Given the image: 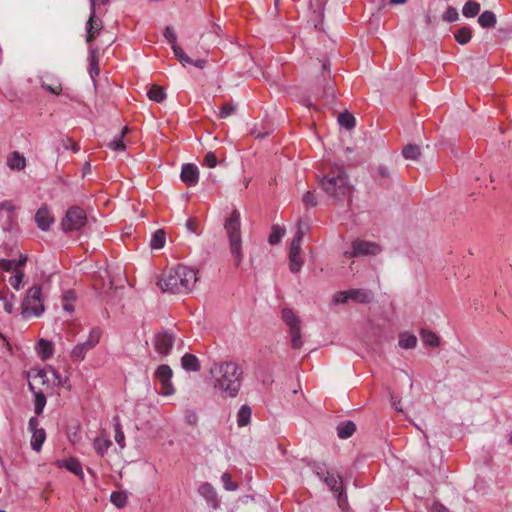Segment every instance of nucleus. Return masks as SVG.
<instances>
[{"label": "nucleus", "instance_id": "1", "mask_svg": "<svg viewBox=\"0 0 512 512\" xmlns=\"http://www.w3.org/2000/svg\"><path fill=\"white\" fill-rule=\"evenodd\" d=\"M318 184L336 203L351 206L355 188L342 166H333L327 174L318 179Z\"/></svg>", "mask_w": 512, "mask_h": 512}, {"label": "nucleus", "instance_id": "2", "mask_svg": "<svg viewBox=\"0 0 512 512\" xmlns=\"http://www.w3.org/2000/svg\"><path fill=\"white\" fill-rule=\"evenodd\" d=\"M214 388L227 397H235L241 387L243 370L235 362L214 363L210 368Z\"/></svg>", "mask_w": 512, "mask_h": 512}, {"label": "nucleus", "instance_id": "3", "mask_svg": "<svg viewBox=\"0 0 512 512\" xmlns=\"http://www.w3.org/2000/svg\"><path fill=\"white\" fill-rule=\"evenodd\" d=\"M196 281L195 270L184 265H177L163 273L158 284L164 292L187 293Z\"/></svg>", "mask_w": 512, "mask_h": 512}, {"label": "nucleus", "instance_id": "4", "mask_svg": "<svg viewBox=\"0 0 512 512\" xmlns=\"http://www.w3.org/2000/svg\"><path fill=\"white\" fill-rule=\"evenodd\" d=\"M241 216L237 209H233L225 219L224 229L229 239L230 252L234 258L236 267H239L242 259Z\"/></svg>", "mask_w": 512, "mask_h": 512}, {"label": "nucleus", "instance_id": "5", "mask_svg": "<svg viewBox=\"0 0 512 512\" xmlns=\"http://www.w3.org/2000/svg\"><path fill=\"white\" fill-rule=\"evenodd\" d=\"M41 287L35 285L31 287L22 302V314L24 317L40 316L44 311L42 303Z\"/></svg>", "mask_w": 512, "mask_h": 512}, {"label": "nucleus", "instance_id": "6", "mask_svg": "<svg viewBox=\"0 0 512 512\" xmlns=\"http://www.w3.org/2000/svg\"><path fill=\"white\" fill-rule=\"evenodd\" d=\"M86 223V212L79 206H72L66 211L61 227L65 232L80 231Z\"/></svg>", "mask_w": 512, "mask_h": 512}, {"label": "nucleus", "instance_id": "7", "mask_svg": "<svg viewBox=\"0 0 512 512\" xmlns=\"http://www.w3.org/2000/svg\"><path fill=\"white\" fill-rule=\"evenodd\" d=\"M175 340L176 335L171 330L163 329L154 335V349L159 355L166 357L170 354Z\"/></svg>", "mask_w": 512, "mask_h": 512}, {"label": "nucleus", "instance_id": "8", "mask_svg": "<svg viewBox=\"0 0 512 512\" xmlns=\"http://www.w3.org/2000/svg\"><path fill=\"white\" fill-rule=\"evenodd\" d=\"M381 251H382L381 246L376 242L356 239L351 244V251L350 252L346 251L345 256L350 258V257L377 255Z\"/></svg>", "mask_w": 512, "mask_h": 512}, {"label": "nucleus", "instance_id": "9", "mask_svg": "<svg viewBox=\"0 0 512 512\" xmlns=\"http://www.w3.org/2000/svg\"><path fill=\"white\" fill-rule=\"evenodd\" d=\"M322 94L321 97L325 100V104H334L336 101L335 82L331 78L330 68L328 62H322Z\"/></svg>", "mask_w": 512, "mask_h": 512}, {"label": "nucleus", "instance_id": "10", "mask_svg": "<svg viewBox=\"0 0 512 512\" xmlns=\"http://www.w3.org/2000/svg\"><path fill=\"white\" fill-rule=\"evenodd\" d=\"M173 371L169 365H159L155 371V378L161 384V394L164 396H170L174 394L175 388L171 382Z\"/></svg>", "mask_w": 512, "mask_h": 512}, {"label": "nucleus", "instance_id": "11", "mask_svg": "<svg viewBox=\"0 0 512 512\" xmlns=\"http://www.w3.org/2000/svg\"><path fill=\"white\" fill-rule=\"evenodd\" d=\"M302 239L293 237L289 248V269L292 273H298L304 262L300 257Z\"/></svg>", "mask_w": 512, "mask_h": 512}, {"label": "nucleus", "instance_id": "12", "mask_svg": "<svg viewBox=\"0 0 512 512\" xmlns=\"http://www.w3.org/2000/svg\"><path fill=\"white\" fill-rule=\"evenodd\" d=\"M326 1L327 0H309L308 3V10L310 14L309 21L317 30L321 28L324 19Z\"/></svg>", "mask_w": 512, "mask_h": 512}, {"label": "nucleus", "instance_id": "13", "mask_svg": "<svg viewBox=\"0 0 512 512\" xmlns=\"http://www.w3.org/2000/svg\"><path fill=\"white\" fill-rule=\"evenodd\" d=\"M322 481L329 487V489L335 494L338 498V504L341 508H343V481L341 475H334L331 472H328Z\"/></svg>", "mask_w": 512, "mask_h": 512}, {"label": "nucleus", "instance_id": "14", "mask_svg": "<svg viewBox=\"0 0 512 512\" xmlns=\"http://www.w3.org/2000/svg\"><path fill=\"white\" fill-rule=\"evenodd\" d=\"M180 178L187 186H195L199 181L198 167L193 163L184 164L181 169Z\"/></svg>", "mask_w": 512, "mask_h": 512}, {"label": "nucleus", "instance_id": "15", "mask_svg": "<svg viewBox=\"0 0 512 512\" xmlns=\"http://www.w3.org/2000/svg\"><path fill=\"white\" fill-rule=\"evenodd\" d=\"M41 87L47 92L59 95L62 92V84L60 80L52 74L46 73L40 77Z\"/></svg>", "mask_w": 512, "mask_h": 512}, {"label": "nucleus", "instance_id": "16", "mask_svg": "<svg viewBox=\"0 0 512 512\" xmlns=\"http://www.w3.org/2000/svg\"><path fill=\"white\" fill-rule=\"evenodd\" d=\"M199 494L206 500L207 504L217 509L219 507V499L215 488L210 483H203L198 489Z\"/></svg>", "mask_w": 512, "mask_h": 512}, {"label": "nucleus", "instance_id": "17", "mask_svg": "<svg viewBox=\"0 0 512 512\" xmlns=\"http://www.w3.org/2000/svg\"><path fill=\"white\" fill-rule=\"evenodd\" d=\"M102 29V20L96 17V11H91L90 17L86 25V41L92 42L99 31Z\"/></svg>", "mask_w": 512, "mask_h": 512}, {"label": "nucleus", "instance_id": "18", "mask_svg": "<svg viewBox=\"0 0 512 512\" xmlns=\"http://www.w3.org/2000/svg\"><path fill=\"white\" fill-rule=\"evenodd\" d=\"M35 222L41 230L47 231L50 228V225L54 222V218L50 214L48 208L46 206H42L35 214Z\"/></svg>", "mask_w": 512, "mask_h": 512}, {"label": "nucleus", "instance_id": "19", "mask_svg": "<svg viewBox=\"0 0 512 512\" xmlns=\"http://www.w3.org/2000/svg\"><path fill=\"white\" fill-rule=\"evenodd\" d=\"M349 298L356 303L368 304L373 301L374 294L367 289H349Z\"/></svg>", "mask_w": 512, "mask_h": 512}, {"label": "nucleus", "instance_id": "20", "mask_svg": "<svg viewBox=\"0 0 512 512\" xmlns=\"http://www.w3.org/2000/svg\"><path fill=\"white\" fill-rule=\"evenodd\" d=\"M7 166L11 170L21 171L26 167V158L18 151L11 152L7 157Z\"/></svg>", "mask_w": 512, "mask_h": 512}, {"label": "nucleus", "instance_id": "21", "mask_svg": "<svg viewBox=\"0 0 512 512\" xmlns=\"http://www.w3.org/2000/svg\"><path fill=\"white\" fill-rule=\"evenodd\" d=\"M181 366L189 372H198L201 369L200 362L194 354L186 353L181 358Z\"/></svg>", "mask_w": 512, "mask_h": 512}, {"label": "nucleus", "instance_id": "22", "mask_svg": "<svg viewBox=\"0 0 512 512\" xmlns=\"http://www.w3.org/2000/svg\"><path fill=\"white\" fill-rule=\"evenodd\" d=\"M59 467H64L68 471L74 473L75 475L83 478V469L80 461L76 458L70 457L68 459H64L62 461H58Z\"/></svg>", "mask_w": 512, "mask_h": 512}, {"label": "nucleus", "instance_id": "23", "mask_svg": "<svg viewBox=\"0 0 512 512\" xmlns=\"http://www.w3.org/2000/svg\"><path fill=\"white\" fill-rule=\"evenodd\" d=\"M302 461L306 464V466L310 467L314 474L322 480L325 475L329 472L327 469V465L325 462H319L316 460L304 458Z\"/></svg>", "mask_w": 512, "mask_h": 512}, {"label": "nucleus", "instance_id": "24", "mask_svg": "<svg viewBox=\"0 0 512 512\" xmlns=\"http://www.w3.org/2000/svg\"><path fill=\"white\" fill-rule=\"evenodd\" d=\"M337 436L340 439L350 438L356 431V425L353 421L340 422L336 428Z\"/></svg>", "mask_w": 512, "mask_h": 512}, {"label": "nucleus", "instance_id": "25", "mask_svg": "<svg viewBox=\"0 0 512 512\" xmlns=\"http://www.w3.org/2000/svg\"><path fill=\"white\" fill-rule=\"evenodd\" d=\"M281 318L289 329L295 328L302 324L300 318L290 308H284L281 312Z\"/></svg>", "mask_w": 512, "mask_h": 512}, {"label": "nucleus", "instance_id": "26", "mask_svg": "<svg viewBox=\"0 0 512 512\" xmlns=\"http://www.w3.org/2000/svg\"><path fill=\"white\" fill-rule=\"evenodd\" d=\"M420 337L423 343L430 347H438L440 345V338L439 336L427 329H421L420 330Z\"/></svg>", "mask_w": 512, "mask_h": 512}, {"label": "nucleus", "instance_id": "27", "mask_svg": "<svg viewBox=\"0 0 512 512\" xmlns=\"http://www.w3.org/2000/svg\"><path fill=\"white\" fill-rule=\"evenodd\" d=\"M128 131L129 128L127 126L123 127L121 132L117 136H115L114 139L107 144V146L114 151L125 150L126 146L123 139L125 135L128 133Z\"/></svg>", "mask_w": 512, "mask_h": 512}, {"label": "nucleus", "instance_id": "28", "mask_svg": "<svg viewBox=\"0 0 512 512\" xmlns=\"http://www.w3.org/2000/svg\"><path fill=\"white\" fill-rule=\"evenodd\" d=\"M374 179L376 182H378L380 185H388L389 181L391 179V172L390 169L386 165H379L376 168V174L374 176Z\"/></svg>", "mask_w": 512, "mask_h": 512}, {"label": "nucleus", "instance_id": "29", "mask_svg": "<svg viewBox=\"0 0 512 512\" xmlns=\"http://www.w3.org/2000/svg\"><path fill=\"white\" fill-rule=\"evenodd\" d=\"M478 23L482 28H492L497 23L496 15L494 12L486 10L479 15Z\"/></svg>", "mask_w": 512, "mask_h": 512}, {"label": "nucleus", "instance_id": "30", "mask_svg": "<svg viewBox=\"0 0 512 512\" xmlns=\"http://www.w3.org/2000/svg\"><path fill=\"white\" fill-rule=\"evenodd\" d=\"M38 354L42 360H47L53 355V344L50 341L40 339L37 344Z\"/></svg>", "mask_w": 512, "mask_h": 512}, {"label": "nucleus", "instance_id": "31", "mask_svg": "<svg viewBox=\"0 0 512 512\" xmlns=\"http://www.w3.org/2000/svg\"><path fill=\"white\" fill-rule=\"evenodd\" d=\"M29 389L35 395L34 411L37 415H41L46 405V396L42 392L35 391V388L31 383H29Z\"/></svg>", "mask_w": 512, "mask_h": 512}, {"label": "nucleus", "instance_id": "32", "mask_svg": "<svg viewBox=\"0 0 512 512\" xmlns=\"http://www.w3.org/2000/svg\"><path fill=\"white\" fill-rule=\"evenodd\" d=\"M102 336V330L99 327H94L90 330L88 339L83 342L87 349L90 351L96 347Z\"/></svg>", "mask_w": 512, "mask_h": 512}, {"label": "nucleus", "instance_id": "33", "mask_svg": "<svg viewBox=\"0 0 512 512\" xmlns=\"http://www.w3.org/2000/svg\"><path fill=\"white\" fill-rule=\"evenodd\" d=\"M31 437V447L34 451L39 452L46 439V432L44 429L33 431Z\"/></svg>", "mask_w": 512, "mask_h": 512}, {"label": "nucleus", "instance_id": "34", "mask_svg": "<svg viewBox=\"0 0 512 512\" xmlns=\"http://www.w3.org/2000/svg\"><path fill=\"white\" fill-rule=\"evenodd\" d=\"M454 38L459 44L465 45L472 38V29L468 26H463L454 33Z\"/></svg>", "mask_w": 512, "mask_h": 512}, {"label": "nucleus", "instance_id": "35", "mask_svg": "<svg viewBox=\"0 0 512 512\" xmlns=\"http://www.w3.org/2000/svg\"><path fill=\"white\" fill-rule=\"evenodd\" d=\"M0 209L9 212V215L7 218L8 223L4 226V230L10 231L12 228V223L15 221V215L13 214V212L15 210V206L13 205V203L11 201L6 200L0 204Z\"/></svg>", "mask_w": 512, "mask_h": 512}, {"label": "nucleus", "instance_id": "36", "mask_svg": "<svg viewBox=\"0 0 512 512\" xmlns=\"http://www.w3.org/2000/svg\"><path fill=\"white\" fill-rule=\"evenodd\" d=\"M147 96L150 100H153L157 103H161L166 98V93L163 89V87L153 84L149 91L147 92Z\"/></svg>", "mask_w": 512, "mask_h": 512}, {"label": "nucleus", "instance_id": "37", "mask_svg": "<svg viewBox=\"0 0 512 512\" xmlns=\"http://www.w3.org/2000/svg\"><path fill=\"white\" fill-rule=\"evenodd\" d=\"M112 441L107 438L97 437L93 442V447L98 455L104 456L111 447Z\"/></svg>", "mask_w": 512, "mask_h": 512}, {"label": "nucleus", "instance_id": "38", "mask_svg": "<svg viewBox=\"0 0 512 512\" xmlns=\"http://www.w3.org/2000/svg\"><path fill=\"white\" fill-rule=\"evenodd\" d=\"M289 335L291 337V346L293 349H300L303 346L301 325L295 328L289 329Z\"/></svg>", "mask_w": 512, "mask_h": 512}, {"label": "nucleus", "instance_id": "39", "mask_svg": "<svg viewBox=\"0 0 512 512\" xmlns=\"http://www.w3.org/2000/svg\"><path fill=\"white\" fill-rule=\"evenodd\" d=\"M251 408L248 405H243L238 411L237 414V424L239 427L246 426L251 418Z\"/></svg>", "mask_w": 512, "mask_h": 512}, {"label": "nucleus", "instance_id": "40", "mask_svg": "<svg viewBox=\"0 0 512 512\" xmlns=\"http://www.w3.org/2000/svg\"><path fill=\"white\" fill-rule=\"evenodd\" d=\"M479 12L480 4L474 0L467 1L462 9L463 15L468 18L475 17Z\"/></svg>", "mask_w": 512, "mask_h": 512}, {"label": "nucleus", "instance_id": "41", "mask_svg": "<svg viewBox=\"0 0 512 512\" xmlns=\"http://www.w3.org/2000/svg\"><path fill=\"white\" fill-rule=\"evenodd\" d=\"M100 69H99V59L97 55L96 49L90 50V68L89 73L93 81L95 80V77L99 75Z\"/></svg>", "mask_w": 512, "mask_h": 512}, {"label": "nucleus", "instance_id": "42", "mask_svg": "<svg viewBox=\"0 0 512 512\" xmlns=\"http://www.w3.org/2000/svg\"><path fill=\"white\" fill-rule=\"evenodd\" d=\"M402 155L405 159L417 160L421 155L420 147L415 144H408L403 148Z\"/></svg>", "mask_w": 512, "mask_h": 512}, {"label": "nucleus", "instance_id": "43", "mask_svg": "<svg viewBox=\"0 0 512 512\" xmlns=\"http://www.w3.org/2000/svg\"><path fill=\"white\" fill-rule=\"evenodd\" d=\"M340 126L346 129H352L356 125L355 117L348 111L342 112L338 116Z\"/></svg>", "mask_w": 512, "mask_h": 512}, {"label": "nucleus", "instance_id": "44", "mask_svg": "<svg viewBox=\"0 0 512 512\" xmlns=\"http://www.w3.org/2000/svg\"><path fill=\"white\" fill-rule=\"evenodd\" d=\"M165 241H166L165 231L162 229H159L152 235L150 246L152 249H161L164 247Z\"/></svg>", "mask_w": 512, "mask_h": 512}, {"label": "nucleus", "instance_id": "45", "mask_svg": "<svg viewBox=\"0 0 512 512\" xmlns=\"http://www.w3.org/2000/svg\"><path fill=\"white\" fill-rule=\"evenodd\" d=\"M113 421H114V430H115V437H114L115 441L121 448H124L125 447V435H124V432L122 431L120 419L118 416H115L113 418Z\"/></svg>", "mask_w": 512, "mask_h": 512}, {"label": "nucleus", "instance_id": "46", "mask_svg": "<svg viewBox=\"0 0 512 512\" xmlns=\"http://www.w3.org/2000/svg\"><path fill=\"white\" fill-rule=\"evenodd\" d=\"M89 350L85 346V344L78 343L74 348L71 350L70 357L75 361H83L86 357V354Z\"/></svg>", "mask_w": 512, "mask_h": 512}, {"label": "nucleus", "instance_id": "47", "mask_svg": "<svg viewBox=\"0 0 512 512\" xmlns=\"http://www.w3.org/2000/svg\"><path fill=\"white\" fill-rule=\"evenodd\" d=\"M417 345V338L413 334H402L399 339V346L403 349H413Z\"/></svg>", "mask_w": 512, "mask_h": 512}, {"label": "nucleus", "instance_id": "48", "mask_svg": "<svg viewBox=\"0 0 512 512\" xmlns=\"http://www.w3.org/2000/svg\"><path fill=\"white\" fill-rule=\"evenodd\" d=\"M110 501L117 507L123 508L127 504V495L123 491H114L110 495Z\"/></svg>", "mask_w": 512, "mask_h": 512}, {"label": "nucleus", "instance_id": "49", "mask_svg": "<svg viewBox=\"0 0 512 512\" xmlns=\"http://www.w3.org/2000/svg\"><path fill=\"white\" fill-rule=\"evenodd\" d=\"M285 230L280 228L277 225L272 226V232L269 235L268 242L271 245H276L281 241V238L284 236Z\"/></svg>", "mask_w": 512, "mask_h": 512}, {"label": "nucleus", "instance_id": "50", "mask_svg": "<svg viewBox=\"0 0 512 512\" xmlns=\"http://www.w3.org/2000/svg\"><path fill=\"white\" fill-rule=\"evenodd\" d=\"M173 52L176 58L182 63V65L192 64V59L184 52L180 46L173 47Z\"/></svg>", "mask_w": 512, "mask_h": 512}, {"label": "nucleus", "instance_id": "51", "mask_svg": "<svg viewBox=\"0 0 512 512\" xmlns=\"http://www.w3.org/2000/svg\"><path fill=\"white\" fill-rule=\"evenodd\" d=\"M221 480L223 482L224 488L227 491L237 490L238 485H237V483L232 481V477H231L230 473H227V472L223 473V475L221 476Z\"/></svg>", "mask_w": 512, "mask_h": 512}, {"label": "nucleus", "instance_id": "52", "mask_svg": "<svg viewBox=\"0 0 512 512\" xmlns=\"http://www.w3.org/2000/svg\"><path fill=\"white\" fill-rule=\"evenodd\" d=\"M23 278H24V272L21 270H15V275L10 277L9 283L11 284V286L14 289L19 290L20 284L22 283Z\"/></svg>", "mask_w": 512, "mask_h": 512}, {"label": "nucleus", "instance_id": "53", "mask_svg": "<svg viewBox=\"0 0 512 512\" xmlns=\"http://www.w3.org/2000/svg\"><path fill=\"white\" fill-rule=\"evenodd\" d=\"M14 298H15V296L13 293H7V294L1 296V300H3L4 310L9 314H11L13 312L12 300H14Z\"/></svg>", "mask_w": 512, "mask_h": 512}, {"label": "nucleus", "instance_id": "54", "mask_svg": "<svg viewBox=\"0 0 512 512\" xmlns=\"http://www.w3.org/2000/svg\"><path fill=\"white\" fill-rule=\"evenodd\" d=\"M459 18L456 8L449 6L443 14V20L447 22H454Z\"/></svg>", "mask_w": 512, "mask_h": 512}, {"label": "nucleus", "instance_id": "55", "mask_svg": "<svg viewBox=\"0 0 512 512\" xmlns=\"http://www.w3.org/2000/svg\"><path fill=\"white\" fill-rule=\"evenodd\" d=\"M302 202L306 207H315L317 205V199L312 191H307L303 197Z\"/></svg>", "mask_w": 512, "mask_h": 512}, {"label": "nucleus", "instance_id": "56", "mask_svg": "<svg viewBox=\"0 0 512 512\" xmlns=\"http://www.w3.org/2000/svg\"><path fill=\"white\" fill-rule=\"evenodd\" d=\"M310 230V226L308 222H304L301 219L297 223V231L295 233V237H299L303 240L305 234Z\"/></svg>", "mask_w": 512, "mask_h": 512}, {"label": "nucleus", "instance_id": "57", "mask_svg": "<svg viewBox=\"0 0 512 512\" xmlns=\"http://www.w3.org/2000/svg\"><path fill=\"white\" fill-rule=\"evenodd\" d=\"M236 110V107L233 104L225 103L219 111V117L220 118H226L233 114Z\"/></svg>", "mask_w": 512, "mask_h": 512}, {"label": "nucleus", "instance_id": "58", "mask_svg": "<svg viewBox=\"0 0 512 512\" xmlns=\"http://www.w3.org/2000/svg\"><path fill=\"white\" fill-rule=\"evenodd\" d=\"M349 298V290L347 291H339L333 296V303L335 304H344Z\"/></svg>", "mask_w": 512, "mask_h": 512}, {"label": "nucleus", "instance_id": "59", "mask_svg": "<svg viewBox=\"0 0 512 512\" xmlns=\"http://www.w3.org/2000/svg\"><path fill=\"white\" fill-rule=\"evenodd\" d=\"M0 269L6 272L16 270V260L0 259Z\"/></svg>", "mask_w": 512, "mask_h": 512}, {"label": "nucleus", "instance_id": "60", "mask_svg": "<svg viewBox=\"0 0 512 512\" xmlns=\"http://www.w3.org/2000/svg\"><path fill=\"white\" fill-rule=\"evenodd\" d=\"M164 37L171 44L172 48L178 46L176 43V34L175 31L171 27H166L164 30Z\"/></svg>", "mask_w": 512, "mask_h": 512}, {"label": "nucleus", "instance_id": "61", "mask_svg": "<svg viewBox=\"0 0 512 512\" xmlns=\"http://www.w3.org/2000/svg\"><path fill=\"white\" fill-rule=\"evenodd\" d=\"M204 163L210 168L215 167L217 165V158L215 154L213 152H208L205 155Z\"/></svg>", "mask_w": 512, "mask_h": 512}, {"label": "nucleus", "instance_id": "62", "mask_svg": "<svg viewBox=\"0 0 512 512\" xmlns=\"http://www.w3.org/2000/svg\"><path fill=\"white\" fill-rule=\"evenodd\" d=\"M198 222L195 218H190L186 221V228L191 233H196L199 235L200 233L197 231Z\"/></svg>", "mask_w": 512, "mask_h": 512}, {"label": "nucleus", "instance_id": "63", "mask_svg": "<svg viewBox=\"0 0 512 512\" xmlns=\"http://www.w3.org/2000/svg\"><path fill=\"white\" fill-rule=\"evenodd\" d=\"M221 32H222L221 26L215 22H211L209 33L214 34L217 38H220Z\"/></svg>", "mask_w": 512, "mask_h": 512}, {"label": "nucleus", "instance_id": "64", "mask_svg": "<svg viewBox=\"0 0 512 512\" xmlns=\"http://www.w3.org/2000/svg\"><path fill=\"white\" fill-rule=\"evenodd\" d=\"M431 512H450V511L443 504L434 503L432 506Z\"/></svg>", "mask_w": 512, "mask_h": 512}]
</instances>
